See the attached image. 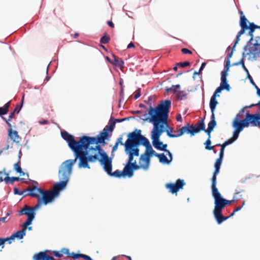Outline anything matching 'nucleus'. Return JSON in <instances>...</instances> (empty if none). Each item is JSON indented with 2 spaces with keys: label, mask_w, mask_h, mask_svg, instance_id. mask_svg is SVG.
<instances>
[{
  "label": "nucleus",
  "mask_w": 260,
  "mask_h": 260,
  "mask_svg": "<svg viewBox=\"0 0 260 260\" xmlns=\"http://www.w3.org/2000/svg\"><path fill=\"white\" fill-rule=\"evenodd\" d=\"M27 192L24 196H29L37 199L41 198V197H43V196L46 197L50 195L48 193V190L43 189L37 186H34L31 189H27Z\"/></svg>",
  "instance_id": "9b49d317"
},
{
  "label": "nucleus",
  "mask_w": 260,
  "mask_h": 260,
  "mask_svg": "<svg viewBox=\"0 0 260 260\" xmlns=\"http://www.w3.org/2000/svg\"><path fill=\"white\" fill-rule=\"evenodd\" d=\"M165 151L167 153L166 155H168L169 158L166 157L164 153H160L158 156L159 161L162 164L170 165L173 160V154L169 150Z\"/></svg>",
  "instance_id": "f3484780"
},
{
  "label": "nucleus",
  "mask_w": 260,
  "mask_h": 260,
  "mask_svg": "<svg viewBox=\"0 0 260 260\" xmlns=\"http://www.w3.org/2000/svg\"><path fill=\"white\" fill-rule=\"evenodd\" d=\"M191 127V124L187 123L185 126L181 127L177 135H175L170 133V130L166 129L165 131L167 133V136L170 138H177L182 136L185 133L190 135L189 128Z\"/></svg>",
  "instance_id": "2eb2a0df"
},
{
  "label": "nucleus",
  "mask_w": 260,
  "mask_h": 260,
  "mask_svg": "<svg viewBox=\"0 0 260 260\" xmlns=\"http://www.w3.org/2000/svg\"><path fill=\"white\" fill-rule=\"evenodd\" d=\"M125 152L128 155V161L126 164H131L134 162L135 160H134V157L135 156L127 148H125Z\"/></svg>",
  "instance_id": "a18cd8bd"
},
{
  "label": "nucleus",
  "mask_w": 260,
  "mask_h": 260,
  "mask_svg": "<svg viewBox=\"0 0 260 260\" xmlns=\"http://www.w3.org/2000/svg\"><path fill=\"white\" fill-rule=\"evenodd\" d=\"M123 178L128 177L131 178L134 176V171L130 164H126L122 170Z\"/></svg>",
  "instance_id": "393cba45"
},
{
  "label": "nucleus",
  "mask_w": 260,
  "mask_h": 260,
  "mask_svg": "<svg viewBox=\"0 0 260 260\" xmlns=\"http://www.w3.org/2000/svg\"><path fill=\"white\" fill-rule=\"evenodd\" d=\"M242 132V131H239V130L234 129V131L233 132L232 137L230 139L225 141L222 144H224L226 143H228L227 144V146L231 144L232 143H233V142H234L238 139V138L239 136L240 133Z\"/></svg>",
  "instance_id": "a878e982"
},
{
  "label": "nucleus",
  "mask_w": 260,
  "mask_h": 260,
  "mask_svg": "<svg viewBox=\"0 0 260 260\" xmlns=\"http://www.w3.org/2000/svg\"><path fill=\"white\" fill-rule=\"evenodd\" d=\"M26 209L27 206H24V207L19 211V215H25Z\"/></svg>",
  "instance_id": "774afa93"
},
{
  "label": "nucleus",
  "mask_w": 260,
  "mask_h": 260,
  "mask_svg": "<svg viewBox=\"0 0 260 260\" xmlns=\"http://www.w3.org/2000/svg\"><path fill=\"white\" fill-rule=\"evenodd\" d=\"M138 141H139L140 145L145 147L146 149L151 146L150 143L148 139L142 135H141L140 136Z\"/></svg>",
  "instance_id": "c9c22d12"
},
{
  "label": "nucleus",
  "mask_w": 260,
  "mask_h": 260,
  "mask_svg": "<svg viewBox=\"0 0 260 260\" xmlns=\"http://www.w3.org/2000/svg\"><path fill=\"white\" fill-rule=\"evenodd\" d=\"M110 41V37L107 34H105L100 39V43L103 44H106L109 43Z\"/></svg>",
  "instance_id": "de8ad7c7"
},
{
  "label": "nucleus",
  "mask_w": 260,
  "mask_h": 260,
  "mask_svg": "<svg viewBox=\"0 0 260 260\" xmlns=\"http://www.w3.org/2000/svg\"><path fill=\"white\" fill-rule=\"evenodd\" d=\"M228 143H226L224 144H222L221 146V148L220 149V152L219 154V157L216 159L215 164L214 167H220L222 162V159L224 156V148H225L227 146V144Z\"/></svg>",
  "instance_id": "b1692460"
},
{
  "label": "nucleus",
  "mask_w": 260,
  "mask_h": 260,
  "mask_svg": "<svg viewBox=\"0 0 260 260\" xmlns=\"http://www.w3.org/2000/svg\"><path fill=\"white\" fill-rule=\"evenodd\" d=\"M247 78L249 80V81L250 82V83L254 87H256L257 85H256V84L255 83V82H254L252 77L251 76V75H250V74H248V75H247Z\"/></svg>",
  "instance_id": "680f3d73"
},
{
  "label": "nucleus",
  "mask_w": 260,
  "mask_h": 260,
  "mask_svg": "<svg viewBox=\"0 0 260 260\" xmlns=\"http://www.w3.org/2000/svg\"><path fill=\"white\" fill-rule=\"evenodd\" d=\"M11 101L6 103L4 106L0 107V116L3 120H5V118L3 117V115H6L9 112V108L11 105Z\"/></svg>",
  "instance_id": "c85d7f7f"
},
{
  "label": "nucleus",
  "mask_w": 260,
  "mask_h": 260,
  "mask_svg": "<svg viewBox=\"0 0 260 260\" xmlns=\"http://www.w3.org/2000/svg\"><path fill=\"white\" fill-rule=\"evenodd\" d=\"M188 92L186 91H179L176 94V99L178 100H183L186 98Z\"/></svg>",
  "instance_id": "a19ab883"
},
{
  "label": "nucleus",
  "mask_w": 260,
  "mask_h": 260,
  "mask_svg": "<svg viewBox=\"0 0 260 260\" xmlns=\"http://www.w3.org/2000/svg\"><path fill=\"white\" fill-rule=\"evenodd\" d=\"M37 200V204L34 207L31 208L35 212L41 207L42 204L47 205L53 202L49 196L45 197L43 196V197H41V198H39Z\"/></svg>",
  "instance_id": "6ab92c4d"
},
{
  "label": "nucleus",
  "mask_w": 260,
  "mask_h": 260,
  "mask_svg": "<svg viewBox=\"0 0 260 260\" xmlns=\"http://www.w3.org/2000/svg\"><path fill=\"white\" fill-rule=\"evenodd\" d=\"M132 166V168L133 170V171L138 170L140 169H143L145 170V168L143 166V165H138L137 164L136 160H134V162L130 164Z\"/></svg>",
  "instance_id": "49530a36"
},
{
  "label": "nucleus",
  "mask_w": 260,
  "mask_h": 260,
  "mask_svg": "<svg viewBox=\"0 0 260 260\" xmlns=\"http://www.w3.org/2000/svg\"><path fill=\"white\" fill-rule=\"evenodd\" d=\"M214 171L213 173L212 177L211 178V188L216 187V179L217 175L219 174L220 171V167H214Z\"/></svg>",
  "instance_id": "c756f323"
},
{
  "label": "nucleus",
  "mask_w": 260,
  "mask_h": 260,
  "mask_svg": "<svg viewBox=\"0 0 260 260\" xmlns=\"http://www.w3.org/2000/svg\"><path fill=\"white\" fill-rule=\"evenodd\" d=\"M36 215V212L31 208L28 209L27 207L25 215L27 216V219L23 223V225L27 227L28 225L31 224L32 221L35 219Z\"/></svg>",
  "instance_id": "a211bd4d"
},
{
  "label": "nucleus",
  "mask_w": 260,
  "mask_h": 260,
  "mask_svg": "<svg viewBox=\"0 0 260 260\" xmlns=\"http://www.w3.org/2000/svg\"><path fill=\"white\" fill-rule=\"evenodd\" d=\"M112 57L113 58V60L112 63V64L115 66L119 67L120 69L123 67L124 61L122 59L116 56L113 54H112Z\"/></svg>",
  "instance_id": "473e14b6"
},
{
  "label": "nucleus",
  "mask_w": 260,
  "mask_h": 260,
  "mask_svg": "<svg viewBox=\"0 0 260 260\" xmlns=\"http://www.w3.org/2000/svg\"><path fill=\"white\" fill-rule=\"evenodd\" d=\"M190 64V62L188 61H185L183 62H180L177 63V65L181 68H184L187 66H189Z\"/></svg>",
  "instance_id": "6e6d98bb"
},
{
  "label": "nucleus",
  "mask_w": 260,
  "mask_h": 260,
  "mask_svg": "<svg viewBox=\"0 0 260 260\" xmlns=\"http://www.w3.org/2000/svg\"><path fill=\"white\" fill-rule=\"evenodd\" d=\"M211 141L210 139L208 138L206 142L204 143L205 145V149L208 150H211L213 149V146H211Z\"/></svg>",
  "instance_id": "09e8293b"
},
{
  "label": "nucleus",
  "mask_w": 260,
  "mask_h": 260,
  "mask_svg": "<svg viewBox=\"0 0 260 260\" xmlns=\"http://www.w3.org/2000/svg\"><path fill=\"white\" fill-rule=\"evenodd\" d=\"M242 198V196L241 194H240V191H236L233 196V201H234V202H237L241 199Z\"/></svg>",
  "instance_id": "8fccbe9b"
},
{
  "label": "nucleus",
  "mask_w": 260,
  "mask_h": 260,
  "mask_svg": "<svg viewBox=\"0 0 260 260\" xmlns=\"http://www.w3.org/2000/svg\"><path fill=\"white\" fill-rule=\"evenodd\" d=\"M82 255V253L77 254L74 252H72L70 254V256L69 257H71L72 258H73L74 259H77L79 258H81Z\"/></svg>",
  "instance_id": "5fc2aeb1"
},
{
  "label": "nucleus",
  "mask_w": 260,
  "mask_h": 260,
  "mask_svg": "<svg viewBox=\"0 0 260 260\" xmlns=\"http://www.w3.org/2000/svg\"><path fill=\"white\" fill-rule=\"evenodd\" d=\"M141 89L140 88H137L136 91L135 92L134 99L135 100L138 99L141 95Z\"/></svg>",
  "instance_id": "13d9d810"
},
{
  "label": "nucleus",
  "mask_w": 260,
  "mask_h": 260,
  "mask_svg": "<svg viewBox=\"0 0 260 260\" xmlns=\"http://www.w3.org/2000/svg\"><path fill=\"white\" fill-rule=\"evenodd\" d=\"M244 64V60H243V59H241L239 61H238L237 62L233 63L232 66H238L239 65L242 66Z\"/></svg>",
  "instance_id": "338daca9"
},
{
  "label": "nucleus",
  "mask_w": 260,
  "mask_h": 260,
  "mask_svg": "<svg viewBox=\"0 0 260 260\" xmlns=\"http://www.w3.org/2000/svg\"><path fill=\"white\" fill-rule=\"evenodd\" d=\"M222 91V90L221 89V88L218 86L215 89L214 92L213 93V95H212V97L216 98V97H219V95L218 94V93H221Z\"/></svg>",
  "instance_id": "864d4df0"
},
{
  "label": "nucleus",
  "mask_w": 260,
  "mask_h": 260,
  "mask_svg": "<svg viewBox=\"0 0 260 260\" xmlns=\"http://www.w3.org/2000/svg\"><path fill=\"white\" fill-rule=\"evenodd\" d=\"M96 146L93 147L90 145L88 148H86L82 147L79 152V157L78 167L79 169L87 168L90 169L88 164L89 162H95L99 161L101 165L112 158L109 157L104 150L102 148L100 144H95Z\"/></svg>",
  "instance_id": "f257e3e1"
},
{
  "label": "nucleus",
  "mask_w": 260,
  "mask_h": 260,
  "mask_svg": "<svg viewBox=\"0 0 260 260\" xmlns=\"http://www.w3.org/2000/svg\"><path fill=\"white\" fill-rule=\"evenodd\" d=\"M217 123L215 120V114H211L210 117V121L208 123V127L207 128H209L213 130L214 127L216 126Z\"/></svg>",
  "instance_id": "4c0bfd02"
},
{
  "label": "nucleus",
  "mask_w": 260,
  "mask_h": 260,
  "mask_svg": "<svg viewBox=\"0 0 260 260\" xmlns=\"http://www.w3.org/2000/svg\"><path fill=\"white\" fill-rule=\"evenodd\" d=\"M24 101V96H23V98L21 100V104L20 105H17L15 109L10 113L9 116V119H12L14 117V115L16 113L18 114L21 109H22L23 104Z\"/></svg>",
  "instance_id": "7c9ffc66"
},
{
  "label": "nucleus",
  "mask_w": 260,
  "mask_h": 260,
  "mask_svg": "<svg viewBox=\"0 0 260 260\" xmlns=\"http://www.w3.org/2000/svg\"><path fill=\"white\" fill-rule=\"evenodd\" d=\"M60 252L63 254H67L68 256H70L71 253H70L69 249L67 248H62L61 249Z\"/></svg>",
  "instance_id": "052dcab7"
},
{
  "label": "nucleus",
  "mask_w": 260,
  "mask_h": 260,
  "mask_svg": "<svg viewBox=\"0 0 260 260\" xmlns=\"http://www.w3.org/2000/svg\"><path fill=\"white\" fill-rule=\"evenodd\" d=\"M75 164L72 161H64L59 166L58 173L59 181L54 183L52 192L48 191V193L50 194L49 197L53 201L59 196L60 192L67 186Z\"/></svg>",
  "instance_id": "f03ea898"
},
{
  "label": "nucleus",
  "mask_w": 260,
  "mask_h": 260,
  "mask_svg": "<svg viewBox=\"0 0 260 260\" xmlns=\"http://www.w3.org/2000/svg\"><path fill=\"white\" fill-rule=\"evenodd\" d=\"M8 136L13 142H15L21 146V144L19 143V141L18 140V139H20L21 138L19 137L18 132L16 131L13 130L11 128H9Z\"/></svg>",
  "instance_id": "4be33fe9"
},
{
  "label": "nucleus",
  "mask_w": 260,
  "mask_h": 260,
  "mask_svg": "<svg viewBox=\"0 0 260 260\" xmlns=\"http://www.w3.org/2000/svg\"><path fill=\"white\" fill-rule=\"evenodd\" d=\"M227 70H224L221 72V82L219 86L222 90H225L229 91L231 89L230 84L228 83L226 77L228 75V72Z\"/></svg>",
  "instance_id": "dca6fc26"
},
{
  "label": "nucleus",
  "mask_w": 260,
  "mask_h": 260,
  "mask_svg": "<svg viewBox=\"0 0 260 260\" xmlns=\"http://www.w3.org/2000/svg\"><path fill=\"white\" fill-rule=\"evenodd\" d=\"M185 185V182L183 179H178L175 183H169L166 184V187L169 189L172 193H177V192L183 188Z\"/></svg>",
  "instance_id": "f8f14e48"
},
{
  "label": "nucleus",
  "mask_w": 260,
  "mask_h": 260,
  "mask_svg": "<svg viewBox=\"0 0 260 260\" xmlns=\"http://www.w3.org/2000/svg\"><path fill=\"white\" fill-rule=\"evenodd\" d=\"M142 131L140 129H136L133 132L129 133L127 135V139L126 141L131 142V141H138L141 136Z\"/></svg>",
  "instance_id": "412c9836"
},
{
  "label": "nucleus",
  "mask_w": 260,
  "mask_h": 260,
  "mask_svg": "<svg viewBox=\"0 0 260 260\" xmlns=\"http://www.w3.org/2000/svg\"><path fill=\"white\" fill-rule=\"evenodd\" d=\"M171 107V101L170 100H166L161 101L157 106L153 107L150 106L148 110V113H145L142 116L141 119L144 121H149L150 122V119H148L151 116L150 115V111L151 110H155L158 111L159 114H162L163 112L168 111L170 110Z\"/></svg>",
  "instance_id": "6e6552de"
},
{
  "label": "nucleus",
  "mask_w": 260,
  "mask_h": 260,
  "mask_svg": "<svg viewBox=\"0 0 260 260\" xmlns=\"http://www.w3.org/2000/svg\"><path fill=\"white\" fill-rule=\"evenodd\" d=\"M60 133L62 138L67 142L69 147L73 152L75 157L74 159H70L66 161H72L73 163L75 164L78 160V158L79 157V152L81 148L82 147H83V143L82 142L83 136L80 137L79 140L77 141L73 135L64 130L61 131Z\"/></svg>",
  "instance_id": "39448f33"
},
{
  "label": "nucleus",
  "mask_w": 260,
  "mask_h": 260,
  "mask_svg": "<svg viewBox=\"0 0 260 260\" xmlns=\"http://www.w3.org/2000/svg\"><path fill=\"white\" fill-rule=\"evenodd\" d=\"M256 29H260V26H258L253 22H249L248 29V36L250 37V39L247 42L246 44L244 46V49L246 50L247 48L249 45H252L255 42L254 40L253 32Z\"/></svg>",
  "instance_id": "ddd939ff"
},
{
  "label": "nucleus",
  "mask_w": 260,
  "mask_h": 260,
  "mask_svg": "<svg viewBox=\"0 0 260 260\" xmlns=\"http://www.w3.org/2000/svg\"><path fill=\"white\" fill-rule=\"evenodd\" d=\"M170 110L163 112L162 114H159L158 111L155 110H151L150 111V122L153 125L152 131L151 132V139L160 138L162 133L165 131V126L167 129L172 132L173 129L170 126L168 120L169 116Z\"/></svg>",
  "instance_id": "7ed1b4c3"
},
{
  "label": "nucleus",
  "mask_w": 260,
  "mask_h": 260,
  "mask_svg": "<svg viewBox=\"0 0 260 260\" xmlns=\"http://www.w3.org/2000/svg\"><path fill=\"white\" fill-rule=\"evenodd\" d=\"M101 166L103 167L104 171L109 176L118 178H123L122 171L116 170L114 172H112V158H111L106 161L105 164H103Z\"/></svg>",
  "instance_id": "9d476101"
},
{
  "label": "nucleus",
  "mask_w": 260,
  "mask_h": 260,
  "mask_svg": "<svg viewBox=\"0 0 260 260\" xmlns=\"http://www.w3.org/2000/svg\"><path fill=\"white\" fill-rule=\"evenodd\" d=\"M146 153L149 155V156L151 158L152 156H154L158 158V153H157L152 148L151 145L148 147L145 150Z\"/></svg>",
  "instance_id": "58836bf2"
},
{
  "label": "nucleus",
  "mask_w": 260,
  "mask_h": 260,
  "mask_svg": "<svg viewBox=\"0 0 260 260\" xmlns=\"http://www.w3.org/2000/svg\"><path fill=\"white\" fill-rule=\"evenodd\" d=\"M24 192H27V189L23 191H20L18 188L15 187L14 188V193L18 195H23L24 196Z\"/></svg>",
  "instance_id": "3c124183"
},
{
  "label": "nucleus",
  "mask_w": 260,
  "mask_h": 260,
  "mask_svg": "<svg viewBox=\"0 0 260 260\" xmlns=\"http://www.w3.org/2000/svg\"><path fill=\"white\" fill-rule=\"evenodd\" d=\"M22 180H23V178H21L19 177H10L8 175L6 176V177L4 178V181L6 183H10L11 184H13L15 181H19Z\"/></svg>",
  "instance_id": "e433bc0d"
},
{
  "label": "nucleus",
  "mask_w": 260,
  "mask_h": 260,
  "mask_svg": "<svg viewBox=\"0 0 260 260\" xmlns=\"http://www.w3.org/2000/svg\"><path fill=\"white\" fill-rule=\"evenodd\" d=\"M244 52L242 54V58L244 60V58L248 55H249L248 59L249 60H257V58L260 56V43L257 42H254L252 45H249L246 50L243 47Z\"/></svg>",
  "instance_id": "1a4fd4ad"
},
{
  "label": "nucleus",
  "mask_w": 260,
  "mask_h": 260,
  "mask_svg": "<svg viewBox=\"0 0 260 260\" xmlns=\"http://www.w3.org/2000/svg\"><path fill=\"white\" fill-rule=\"evenodd\" d=\"M22 226V230L17 231L13 234V237L14 238V239L15 238H17L19 240H21L22 239L23 237L25 236L27 227L24 226L23 225Z\"/></svg>",
  "instance_id": "cd10ccee"
},
{
  "label": "nucleus",
  "mask_w": 260,
  "mask_h": 260,
  "mask_svg": "<svg viewBox=\"0 0 260 260\" xmlns=\"http://www.w3.org/2000/svg\"><path fill=\"white\" fill-rule=\"evenodd\" d=\"M240 36H238L237 35L236 36V40H235V43L233 46V51H235V48H236V46L237 45V44L239 43L240 39Z\"/></svg>",
  "instance_id": "0e129e2a"
},
{
  "label": "nucleus",
  "mask_w": 260,
  "mask_h": 260,
  "mask_svg": "<svg viewBox=\"0 0 260 260\" xmlns=\"http://www.w3.org/2000/svg\"><path fill=\"white\" fill-rule=\"evenodd\" d=\"M234 51H233V48H232V51L228 54L227 57H226V63H225V66H224V70H227L229 71L230 67L231 66L230 58L232 57Z\"/></svg>",
  "instance_id": "79ce46f5"
},
{
  "label": "nucleus",
  "mask_w": 260,
  "mask_h": 260,
  "mask_svg": "<svg viewBox=\"0 0 260 260\" xmlns=\"http://www.w3.org/2000/svg\"><path fill=\"white\" fill-rule=\"evenodd\" d=\"M14 169L17 173H19L21 171V168L20 167V160H18V161L14 164Z\"/></svg>",
  "instance_id": "603ef678"
},
{
  "label": "nucleus",
  "mask_w": 260,
  "mask_h": 260,
  "mask_svg": "<svg viewBox=\"0 0 260 260\" xmlns=\"http://www.w3.org/2000/svg\"><path fill=\"white\" fill-rule=\"evenodd\" d=\"M247 22H248V21L246 17L244 15L241 16L240 20V27H246L247 28H248L249 26L247 25Z\"/></svg>",
  "instance_id": "37998d69"
},
{
  "label": "nucleus",
  "mask_w": 260,
  "mask_h": 260,
  "mask_svg": "<svg viewBox=\"0 0 260 260\" xmlns=\"http://www.w3.org/2000/svg\"><path fill=\"white\" fill-rule=\"evenodd\" d=\"M253 107H254V104H251L249 106H245V107H243L236 114V116H238V117L239 119H241L242 118H243L244 116V113L245 112V110L246 109H248V108H252Z\"/></svg>",
  "instance_id": "ea45409f"
},
{
  "label": "nucleus",
  "mask_w": 260,
  "mask_h": 260,
  "mask_svg": "<svg viewBox=\"0 0 260 260\" xmlns=\"http://www.w3.org/2000/svg\"><path fill=\"white\" fill-rule=\"evenodd\" d=\"M223 201H224V208L226 207L227 206L230 205L231 203H234V201H233V200H228L224 198H223Z\"/></svg>",
  "instance_id": "69168bd1"
},
{
  "label": "nucleus",
  "mask_w": 260,
  "mask_h": 260,
  "mask_svg": "<svg viewBox=\"0 0 260 260\" xmlns=\"http://www.w3.org/2000/svg\"><path fill=\"white\" fill-rule=\"evenodd\" d=\"M141 145L139 141H131L129 142L128 141H125L124 143V148L128 149H135V148H139L138 147Z\"/></svg>",
  "instance_id": "2f4dec72"
},
{
  "label": "nucleus",
  "mask_w": 260,
  "mask_h": 260,
  "mask_svg": "<svg viewBox=\"0 0 260 260\" xmlns=\"http://www.w3.org/2000/svg\"><path fill=\"white\" fill-rule=\"evenodd\" d=\"M243 130L245 127L255 126L260 129V114H251L249 111L246 113L245 117L243 119H240Z\"/></svg>",
  "instance_id": "0eeeda50"
},
{
  "label": "nucleus",
  "mask_w": 260,
  "mask_h": 260,
  "mask_svg": "<svg viewBox=\"0 0 260 260\" xmlns=\"http://www.w3.org/2000/svg\"><path fill=\"white\" fill-rule=\"evenodd\" d=\"M211 189L212 196L214 199L213 215L217 223L220 224L229 219V217H225L222 214V211L224 209L223 197L217 187L211 188Z\"/></svg>",
  "instance_id": "20e7f679"
},
{
  "label": "nucleus",
  "mask_w": 260,
  "mask_h": 260,
  "mask_svg": "<svg viewBox=\"0 0 260 260\" xmlns=\"http://www.w3.org/2000/svg\"><path fill=\"white\" fill-rule=\"evenodd\" d=\"M116 121L114 120V118L111 117L108 122V124L103 129L104 131L107 132L109 134V132H112L115 126Z\"/></svg>",
  "instance_id": "bb28decb"
},
{
  "label": "nucleus",
  "mask_w": 260,
  "mask_h": 260,
  "mask_svg": "<svg viewBox=\"0 0 260 260\" xmlns=\"http://www.w3.org/2000/svg\"><path fill=\"white\" fill-rule=\"evenodd\" d=\"M152 140V143L153 147L160 151H167L168 145L167 144H164L162 141L160 140L159 138L154 139Z\"/></svg>",
  "instance_id": "aec40b11"
},
{
  "label": "nucleus",
  "mask_w": 260,
  "mask_h": 260,
  "mask_svg": "<svg viewBox=\"0 0 260 260\" xmlns=\"http://www.w3.org/2000/svg\"><path fill=\"white\" fill-rule=\"evenodd\" d=\"M109 134L107 132L101 131L96 137H90L86 135L83 136L82 142L83 143V147L87 148L89 145L99 144L104 146L106 145L105 140L108 139Z\"/></svg>",
  "instance_id": "423d86ee"
},
{
  "label": "nucleus",
  "mask_w": 260,
  "mask_h": 260,
  "mask_svg": "<svg viewBox=\"0 0 260 260\" xmlns=\"http://www.w3.org/2000/svg\"><path fill=\"white\" fill-rule=\"evenodd\" d=\"M205 117L202 118L194 126L191 124V127L189 128L190 136H193L196 134L199 133L201 131H203L205 130Z\"/></svg>",
  "instance_id": "4468645a"
},
{
  "label": "nucleus",
  "mask_w": 260,
  "mask_h": 260,
  "mask_svg": "<svg viewBox=\"0 0 260 260\" xmlns=\"http://www.w3.org/2000/svg\"><path fill=\"white\" fill-rule=\"evenodd\" d=\"M140 161L144 162L143 166L145 168V170H148L150 165V157L145 151L144 153L141 154L140 157Z\"/></svg>",
  "instance_id": "5701e85b"
},
{
  "label": "nucleus",
  "mask_w": 260,
  "mask_h": 260,
  "mask_svg": "<svg viewBox=\"0 0 260 260\" xmlns=\"http://www.w3.org/2000/svg\"><path fill=\"white\" fill-rule=\"evenodd\" d=\"M3 175H5L6 176L9 175L8 174H7L5 171V169H4V170L2 171H0V182L2 181H4V178L2 177Z\"/></svg>",
  "instance_id": "e2e57ef3"
},
{
  "label": "nucleus",
  "mask_w": 260,
  "mask_h": 260,
  "mask_svg": "<svg viewBox=\"0 0 260 260\" xmlns=\"http://www.w3.org/2000/svg\"><path fill=\"white\" fill-rule=\"evenodd\" d=\"M218 102L216 98L211 97L209 102V107L211 110V114H215V111Z\"/></svg>",
  "instance_id": "72a5a7b5"
},
{
  "label": "nucleus",
  "mask_w": 260,
  "mask_h": 260,
  "mask_svg": "<svg viewBox=\"0 0 260 260\" xmlns=\"http://www.w3.org/2000/svg\"><path fill=\"white\" fill-rule=\"evenodd\" d=\"M34 260H46L45 256V251H41L33 256Z\"/></svg>",
  "instance_id": "c03bdc74"
},
{
  "label": "nucleus",
  "mask_w": 260,
  "mask_h": 260,
  "mask_svg": "<svg viewBox=\"0 0 260 260\" xmlns=\"http://www.w3.org/2000/svg\"><path fill=\"white\" fill-rule=\"evenodd\" d=\"M232 127L235 129H237L239 131H243L242 127L241 126V124L240 122V119L238 117V116H235L234 118L232 124Z\"/></svg>",
  "instance_id": "f704fd0d"
},
{
  "label": "nucleus",
  "mask_w": 260,
  "mask_h": 260,
  "mask_svg": "<svg viewBox=\"0 0 260 260\" xmlns=\"http://www.w3.org/2000/svg\"><path fill=\"white\" fill-rule=\"evenodd\" d=\"M3 238H4V240L5 241V242H8V243L9 244H11L12 240H14V238L13 237V234L11 236H10L9 237Z\"/></svg>",
  "instance_id": "bf43d9fd"
},
{
  "label": "nucleus",
  "mask_w": 260,
  "mask_h": 260,
  "mask_svg": "<svg viewBox=\"0 0 260 260\" xmlns=\"http://www.w3.org/2000/svg\"><path fill=\"white\" fill-rule=\"evenodd\" d=\"M131 153L135 156H138L139 155L140 150L139 148L129 149H128Z\"/></svg>",
  "instance_id": "4d7b16f0"
}]
</instances>
